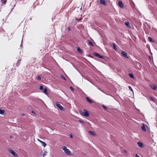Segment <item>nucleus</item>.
Listing matches in <instances>:
<instances>
[{"label":"nucleus","instance_id":"nucleus-1","mask_svg":"<svg viewBox=\"0 0 157 157\" xmlns=\"http://www.w3.org/2000/svg\"><path fill=\"white\" fill-rule=\"evenodd\" d=\"M62 149L64 151V153L68 155H71V151L67 148L66 146H63Z\"/></svg>","mask_w":157,"mask_h":157},{"label":"nucleus","instance_id":"nucleus-2","mask_svg":"<svg viewBox=\"0 0 157 157\" xmlns=\"http://www.w3.org/2000/svg\"><path fill=\"white\" fill-rule=\"evenodd\" d=\"M8 151L9 153L11 154L14 156L15 157H18V155L13 150L11 149H9Z\"/></svg>","mask_w":157,"mask_h":157},{"label":"nucleus","instance_id":"nucleus-3","mask_svg":"<svg viewBox=\"0 0 157 157\" xmlns=\"http://www.w3.org/2000/svg\"><path fill=\"white\" fill-rule=\"evenodd\" d=\"M56 106L61 110H63L64 109L63 106L58 102H56Z\"/></svg>","mask_w":157,"mask_h":157},{"label":"nucleus","instance_id":"nucleus-4","mask_svg":"<svg viewBox=\"0 0 157 157\" xmlns=\"http://www.w3.org/2000/svg\"><path fill=\"white\" fill-rule=\"evenodd\" d=\"M84 111V113H82V115L86 117H88L90 115L89 114V112L86 110V109H84L83 110Z\"/></svg>","mask_w":157,"mask_h":157},{"label":"nucleus","instance_id":"nucleus-5","mask_svg":"<svg viewBox=\"0 0 157 157\" xmlns=\"http://www.w3.org/2000/svg\"><path fill=\"white\" fill-rule=\"evenodd\" d=\"M121 54L125 58H128V57L127 55V53L125 52L122 51L121 52Z\"/></svg>","mask_w":157,"mask_h":157},{"label":"nucleus","instance_id":"nucleus-6","mask_svg":"<svg viewBox=\"0 0 157 157\" xmlns=\"http://www.w3.org/2000/svg\"><path fill=\"white\" fill-rule=\"evenodd\" d=\"M151 89L155 90L157 89V86L156 85L152 84H150V85Z\"/></svg>","mask_w":157,"mask_h":157},{"label":"nucleus","instance_id":"nucleus-7","mask_svg":"<svg viewBox=\"0 0 157 157\" xmlns=\"http://www.w3.org/2000/svg\"><path fill=\"white\" fill-rule=\"evenodd\" d=\"M94 55L95 56L98 57L100 58L103 59L104 58V57L103 56H101L100 54H99L98 53H96V52H94Z\"/></svg>","mask_w":157,"mask_h":157},{"label":"nucleus","instance_id":"nucleus-8","mask_svg":"<svg viewBox=\"0 0 157 157\" xmlns=\"http://www.w3.org/2000/svg\"><path fill=\"white\" fill-rule=\"evenodd\" d=\"M86 99L87 102L90 103L92 104V103H94V102L91 99H90L88 97H86Z\"/></svg>","mask_w":157,"mask_h":157},{"label":"nucleus","instance_id":"nucleus-9","mask_svg":"<svg viewBox=\"0 0 157 157\" xmlns=\"http://www.w3.org/2000/svg\"><path fill=\"white\" fill-rule=\"evenodd\" d=\"M100 3L101 4L105 6H106L107 4L105 0H100Z\"/></svg>","mask_w":157,"mask_h":157},{"label":"nucleus","instance_id":"nucleus-10","mask_svg":"<svg viewBox=\"0 0 157 157\" xmlns=\"http://www.w3.org/2000/svg\"><path fill=\"white\" fill-rule=\"evenodd\" d=\"M118 4L119 6L120 7H121V8H123V6H124L123 4L121 1H119Z\"/></svg>","mask_w":157,"mask_h":157},{"label":"nucleus","instance_id":"nucleus-11","mask_svg":"<svg viewBox=\"0 0 157 157\" xmlns=\"http://www.w3.org/2000/svg\"><path fill=\"white\" fill-rule=\"evenodd\" d=\"M137 144L138 146L140 147H143V144L140 141L138 142H137Z\"/></svg>","mask_w":157,"mask_h":157},{"label":"nucleus","instance_id":"nucleus-12","mask_svg":"<svg viewBox=\"0 0 157 157\" xmlns=\"http://www.w3.org/2000/svg\"><path fill=\"white\" fill-rule=\"evenodd\" d=\"M141 129L144 131H146V129L144 124H143V125L141 126Z\"/></svg>","mask_w":157,"mask_h":157},{"label":"nucleus","instance_id":"nucleus-13","mask_svg":"<svg viewBox=\"0 0 157 157\" xmlns=\"http://www.w3.org/2000/svg\"><path fill=\"white\" fill-rule=\"evenodd\" d=\"M113 47L115 50L116 51L117 50V47L116 45L114 43H113Z\"/></svg>","mask_w":157,"mask_h":157},{"label":"nucleus","instance_id":"nucleus-14","mask_svg":"<svg viewBox=\"0 0 157 157\" xmlns=\"http://www.w3.org/2000/svg\"><path fill=\"white\" fill-rule=\"evenodd\" d=\"M89 132L90 134L93 136H95L96 135V133L93 131H89Z\"/></svg>","mask_w":157,"mask_h":157},{"label":"nucleus","instance_id":"nucleus-15","mask_svg":"<svg viewBox=\"0 0 157 157\" xmlns=\"http://www.w3.org/2000/svg\"><path fill=\"white\" fill-rule=\"evenodd\" d=\"M125 25L129 28H130L131 26L129 25V23L128 22L126 21L125 22Z\"/></svg>","mask_w":157,"mask_h":157},{"label":"nucleus","instance_id":"nucleus-16","mask_svg":"<svg viewBox=\"0 0 157 157\" xmlns=\"http://www.w3.org/2000/svg\"><path fill=\"white\" fill-rule=\"evenodd\" d=\"M5 112V110L0 109V114H2V115H4V114Z\"/></svg>","mask_w":157,"mask_h":157},{"label":"nucleus","instance_id":"nucleus-17","mask_svg":"<svg viewBox=\"0 0 157 157\" xmlns=\"http://www.w3.org/2000/svg\"><path fill=\"white\" fill-rule=\"evenodd\" d=\"M43 90L44 93H45L46 94H48L47 89L46 88H45Z\"/></svg>","mask_w":157,"mask_h":157},{"label":"nucleus","instance_id":"nucleus-18","mask_svg":"<svg viewBox=\"0 0 157 157\" xmlns=\"http://www.w3.org/2000/svg\"><path fill=\"white\" fill-rule=\"evenodd\" d=\"M129 77L130 78H134V75H133V74H132V73H129Z\"/></svg>","mask_w":157,"mask_h":157},{"label":"nucleus","instance_id":"nucleus-19","mask_svg":"<svg viewBox=\"0 0 157 157\" xmlns=\"http://www.w3.org/2000/svg\"><path fill=\"white\" fill-rule=\"evenodd\" d=\"M77 50L78 52L79 53H82V51L81 49L79 47H78L77 48Z\"/></svg>","mask_w":157,"mask_h":157},{"label":"nucleus","instance_id":"nucleus-20","mask_svg":"<svg viewBox=\"0 0 157 157\" xmlns=\"http://www.w3.org/2000/svg\"><path fill=\"white\" fill-rule=\"evenodd\" d=\"M41 143L42 146L44 147H45L46 146V144L44 142H42Z\"/></svg>","mask_w":157,"mask_h":157},{"label":"nucleus","instance_id":"nucleus-21","mask_svg":"<svg viewBox=\"0 0 157 157\" xmlns=\"http://www.w3.org/2000/svg\"><path fill=\"white\" fill-rule=\"evenodd\" d=\"M148 40L149 41L151 42H153V41L152 40V38L150 37H148Z\"/></svg>","mask_w":157,"mask_h":157},{"label":"nucleus","instance_id":"nucleus-22","mask_svg":"<svg viewBox=\"0 0 157 157\" xmlns=\"http://www.w3.org/2000/svg\"><path fill=\"white\" fill-rule=\"evenodd\" d=\"M105 110H106L107 109V107L106 106L104 105H101Z\"/></svg>","mask_w":157,"mask_h":157},{"label":"nucleus","instance_id":"nucleus-23","mask_svg":"<svg viewBox=\"0 0 157 157\" xmlns=\"http://www.w3.org/2000/svg\"><path fill=\"white\" fill-rule=\"evenodd\" d=\"M69 89L72 92H74V89L73 88L72 86H70Z\"/></svg>","mask_w":157,"mask_h":157},{"label":"nucleus","instance_id":"nucleus-24","mask_svg":"<svg viewBox=\"0 0 157 157\" xmlns=\"http://www.w3.org/2000/svg\"><path fill=\"white\" fill-rule=\"evenodd\" d=\"M1 1L2 2V3H3L4 4H5L7 1V0H1Z\"/></svg>","mask_w":157,"mask_h":157},{"label":"nucleus","instance_id":"nucleus-25","mask_svg":"<svg viewBox=\"0 0 157 157\" xmlns=\"http://www.w3.org/2000/svg\"><path fill=\"white\" fill-rule=\"evenodd\" d=\"M88 43L91 45L93 46V44L92 42L90 40L88 41Z\"/></svg>","mask_w":157,"mask_h":157},{"label":"nucleus","instance_id":"nucleus-26","mask_svg":"<svg viewBox=\"0 0 157 157\" xmlns=\"http://www.w3.org/2000/svg\"><path fill=\"white\" fill-rule=\"evenodd\" d=\"M47 153V152L45 151L44 152V153L42 155L43 157H44L46 155Z\"/></svg>","mask_w":157,"mask_h":157},{"label":"nucleus","instance_id":"nucleus-27","mask_svg":"<svg viewBox=\"0 0 157 157\" xmlns=\"http://www.w3.org/2000/svg\"><path fill=\"white\" fill-rule=\"evenodd\" d=\"M39 89L40 90H43L44 89L43 86L42 85L40 86Z\"/></svg>","mask_w":157,"mask_h":157},{"label":"nucleus","instance_id":"nucleus-28","mask_svg":"<svg viewBox=\"0 0 157 157\" xmlns=\"http://www.w3.org/2000/svg\"><path fill=\"white\" fill-rule=\"evenodd\" d=\"M79 121L80 123H82L83 124H85V122L84 121H82V120H79Z\"/></svg>","mask_w":157,"mask_h":157},{"label":"nucleus","instance_id":"nucleus-29","mask_svg":"<svg viewBox=\"0 0 157 157\" xmlns=\"http://www.w3.org/2000/svg\"><path fill=\"white\" fill-rule=\"evenodd\" d=\"M150 98L152 100V101H155V99H154V98H153V97H150Z\"/></svg>","mask_w":157,"mask_h":157},{"label":"nucleus","instance_id":"nucleus-30","mask_svg":"<svg viewBox=\"0 0 157 157\" xmlns=\"http://www.w3.org/2000/svg\"><path fill=\"white\" fill-rule=\"evenodd\" d=\"M82 19V18H80L79 19H78L77 18H76V20L77 21H80Z\"/></svg>","mask_w":157,"mask_h":157},{"label":"nucleus","instance_id":"nucleus-31","mask_svg":"<svg viewBox=\"0 0 157 157\" xmlns=\"http://www.w3.org/2000/svg\"><path fill=\"white\" fill-rule=\"evenodd\" d=\"M61 77L62 78H63V79H64V80H65L66 79V78H65V77L63 76V75H61Z\"/></svg>","mask_w":157,"mask_h":157},{"label":"nucleus","instance_id":"nucleus-32","mask_svg":"<svg viewBox=\"0 0 157 157\" xmlns=\"http://www.w3.org/2000/svg\"><path fill=\"white\" fill-rule=\"evenodd\" d=\"M20 60H18V61L17 62V66L19 65L20 64L19 62H20Z\"/></svg>","mask_w":157,"mask_h":157},{"label":"nucleus","instance_id":"nucleus-33","mask_svg":"<svg viewBox=\"0 0 157 157\" xmlns=\"http://www.w3.org/2000/svg\"><path fill=\"white\" fill-rule=\"evenodd\" d=\"M128 88H129V89L131 91H132L133 90H132V87L130 86H128Z\"/></svg>","mask_w":157,"mask_h":157},{"label":"nucleus","instance_id":"nucleus-34","mask_svg":"<svg viewBox=\"0 0 157 157\" xmlns=\"http://www.w3.org/2000/svg\"><path fill=\"white\" fill-rule=\"evenodd\" d=\"M37 79H38V80H41V77H40V76H37Z\"/></svg>","mask_w":157,"mask_h":157},{"label":"nucleus","instance_id":"nucleus-35","mask_svg":"<svg viewBox=\"0 0 157 157\" xmlns=\"http://www.w3.org/2000/svg\"><path fill=\"white\" fill-rule=\"evenodd\" d=\"M70 138H72L73 137V136L72 134L70 135Z\"/></svg>","mask_w":157,"mask_h":157},{"label":"nucleus","instance_id":"nucleus-36","mask_svg":"<svg viewBox=\"0 0 157 157\" xmlns=\"http://www.w3.org/2000/svg\"><path fill=\"white\" fill-rule=\"evenodd\" d=\"M136 157H140L139 155H138L137 154H136Z\"/></svg>","mask_w":157,"mask_h":157},{"label":"nucleus","instance_id":"nucleus-37","mask_svg":"<svg viewBox=\"0 0 157 157\" xmlns=\"http://www.w3.org/2000/svg\"><path fill=\"white\" fill-rule=\"evenodd\" d=\"M32 113H34V114H36L35 112V111H32Z\"/></svg>","mask_w":157,"mask_h":157},{"label":"nucleus","instance_id":"nucleus-38","mask_svg":"<svg viewBox=\"0 0 157 157\" xmlns=\"http://www.w3.org/2000/svg\"><path fill=\"white\" fill-rule=\"evenodd\" d=\"M22 41H23V39L22 40H21V42L22 43ZM22 43H21V45H20V47H22Z\"/></svg>","mask_w":157,"mask_h":157},{"label":"nucleus","instance_id":"nucleus-39","mask_svg":"<svg viewBox=\"0 0 157 157\" xmlns=\"http://www.w3.org/2000/svg\"><path fill=\"white\" fill-rule=\"evenodd\" d=\"M38 141H39L40 142V143H41V142H42V141H41V140H39V139H38Z\"/></svg>","mask_w":157,"mask_h":157},{"label":"nucleus","instance_id":"nucleus-40","mask_svg":"<svg viewBox=\"0 0 157 157\" xmlns=\"http://www.w3.org/2000/svg\"><path fill=\"white\" fill-rule=\"evenodd\" d=\"M21 115H22V116H25V114H24L22 113V114H21Z\"/></svg>","mask_w":157,"mask_h":157},{"label":"nucleus","instance_id":"nucleus-41","mask_svg":"<svg viewBox=\"0 0 157 157\" xmlns=\"http://www.w3.org/2000/svg\"><path fill=\"white\" fill-rule=\"evenodd\" d=\"M124 151L125 152H126V151Z\"/></svg>","mask_w":157,"mask_h":157},{"label":"nucleus","instance_id":"nucleus-42","mask_svg":"<svg viewBox=\"0 0 157 157\" xmlns=\"http://www.w3.org/2000/svg\"><path fill=\"white\" fill-rule=\"evenodd\" d=\"M138 110L139 111V112L140 111V110L139 109H138Z\"/></svg>","mask_w":157,"mask_h":157},{"label":"nucleus","instance_id":"nucleus-43","mask_svg":"<svg viewBox=\"0 0 157 157\" xmlns=\"http://www.w3.org/2000/svg\"><path fill=\"white\" fill-rule=\"evenodd\" d=\"M10 138H12V136H11L10 137Z\"/></svg>","mask_w":157,"mask_h":157},{"label":"nucleus","instance_id":"nucleus-44","mask_svg":"<svg viewBox=\"0 0 157 157\" xmlns=\"http://www.w3.org/2000/svg\"><path fill=\"white\" fill-rule=\"evenodd\" d=\"M13 8H12V9H11V10H13Z\"/></svg>","mask_w":157,"mask_h":157},{"label":"nucleus","instance_id":"nucleus-45","mask_svg":"<svg viewBox=\"0 0 157 157\" xmlns=\"http://www.w3.org/2000/svg\"><path fill=\"white\" fill-rule=\"evenodd\" d=\"M156 50H157V49H156Z\"/></svg>","mask_w":157,"mask_h":157}]
</instances>
